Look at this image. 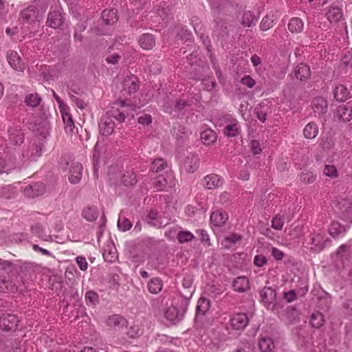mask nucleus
Wrapping results in <instances>:
<instances>
[{
	"instance_id": "obj_55",
	"label": "nucleus",
	"mask_w": 352,
	"mask_h": 352,
	"mask_svg": "<svg viewBox=\"0 0 352 352\" xmlns=\"http://www.w3.org/2000/svg\"><path fill=\"white\" fill-rule=\"evenodd\" d=\"M256 21L254 14L251 11L244 12L242 17V24L244 26L250 27Z\"/></svg>"
},
{
	"instance_id": "obj_10",
	"label": "nucleus",
	"mask_w": 352,
	"mask_h": 352,
	"mask_svg": "<svg viewBox=\"0 0 352 352\" xmlns=\"http://www.w3.org/2000/svg\"><path fill=\"white\" fill-rule=\"evenodd\" d=\"M6 58L10 66L15 71L23 72L25 65L19 54L13 50H9L6 54Z\"/></svg>"
},
{
	"instance_id": "obj_37",
	"label": "nucleus",
	"mask_w": 352,
	"mask_h": 352,
	"mask_svg": "<svg viewBox=\"0 0 352 352\" xmlns=\"http://www.w3.org/2000/svg\"><path fill=\"white\" fill-rule=\"evenodd\" d=\"M103 153L102 148L101 146L98 143L94 146V152H93V164L95 175L98 173V166L102 162V155Z\"/></svg>"
},
{
	"instance_id": "obj_13",
	"label": "nucleus",
	"mask_w": 352,
	"mask_h": 352,
	"mask_svg": "<svg viewBox=\"0 0 352 352\" xmlns=\"http://www.w3.org/2000/svg\"><path fill=\"white\" fill-rule=\"evenodd\" d=\"M126 320L120 315L114 314L109 316L106 320V324L115 331H120L126 327Z\"/></svg>"
},
{
	"instance_id": "obj_47",
	"label": "nucleus",
	"mask_w": 352,
	"mask_h": 352,
	"mask_svg": "<svg viewBox=\"0 0 352 352\" xmlns=\"http://www.w3.org/2000/svg\"><path fill=\"white\" fill-rule=\"evenodd\" d=\"M316 172L311 169L304 170L300 175V180L305 184H312L316 179Z\"/></svg>"
},
{
	"instance_id": "obj_64",
	"label": "nucleus",
	"mask_w": 352,
	"mask_h": 352,
	"mask_svg": "<svg viewBox=\"0 0 352 352\" xmlns=\"http://www.w3.org/2000/svg\"><path fill=\"white\" fill-rule=\"evenodd\" d=\"M254 348L250 343L242 344L236 350V352H253Z\"/></svg>"
},
{
	"instance_id": "obj_3",
	"label": "nucleus",
	"mask_w": 352,
	"mask_h": 352,
	"mask_svg": "<svg viewBox=\"0 0 352 352\" xmlns=\"http://www.w3.org/2000/svg\"><path fill=\"white\" fill-rule=\"evenodd\" d=\"M48 6L47 0H35L21 12V17L30 24L39 21L43 18Z\"/></svg>"
},
{
	"instance_id": "obj_35",
	"label": "nucleus",
	"mask_w": 352,
	"mask_h": 352,
	"mask_svg": "<svg viewBox=\"0 0 352 352\" xmlns=\"http://www.w3.org/2000/svg\"><path fill=\"white\" fill-rule=\"evenodd\" d=\"M242 236L236 233H231L226 236L221 242V245L226 249L232 248L238 241H241Z\"/></svg>"
},
{
	"instance_id": "obj_7",
	"label": "nucleus",
	"mask_w": 352,
	"mask_h": 352,
	"mask_svg": "<svg viewBox=\"0 0 352 352\" xmlns=\"http://www.w3.org/2000/svg\"><path fill=\"white\" fill-rule=\"evenodd\" d=\"M351 247H352V241H350L349 244L340 245L336 253L333 256L336 268H344L352 263V258L349 255Z\"/></svg>"
},
{
	"instance_id": "obj_41",
	"label": "nucleus",
	"mask_w": 352,
	"mask_h": 352,
	"mask_svg": "<svg viewBox=\"0 0 352 352\" xmlns=\"http://www.w3.org/2000/svg\"><path fill=\"white\" fill-rule=\"evenodd\" d=\"M102 19L106 25H113L118 20L117 11L114 10H104L102 14Z\"/></svg>"
},
{
	"instance_id": "obj_61",
	"label": "nucleus",
	"mask_w": 352,
	"mask_h": 352,
	"mask_svg": "<svg viewBox=\"0 0 352 352\" xmlns=\"http://www.w3.org/2000/svg\"><path fill=\"white\" fill-rule=\"evenodd\" d=\"M201 85H203L204 89L208 91H211L214 88L216 82L212 77H208L201 80Z\"/></svg>"
},
{
	"instance_id": "obj_6",
	"label": "nucleus",
	"mask_w": 352,
	"mask_h": 352,
	"mask_svg": "<svg viewBox=\"0 0 352 352\" xmlns=\"http://www.w3.org/2000/svg\"><path fill=\"white\" fill-rule=\"evenodd\" d=\"M333 210L336 216L345 222L352 223V199H341L335 203Z\"/></svg>"
},
{
	"instance_id": "obj_9",
	"label": "nucleus",
	"mask_w": 352,
	"mask_h": 352,
	"mask_svg": "<svg viewBox=\"0 0 352 352\" xmlns=\"http://www.w3.org/2000/svg\"><path fill=\"white\" fill-rule=\"evenodd\" d=\"M199 165L198 155L194 153H188L180 161V168L183 172L188 173H194Z\"/></svg>"
},
{
	"instance_id": "obj_14",
	"label": "nucleus",
	"mask_w": 352,
	"mask_h": 352,
	"mask_svg": "<svg viewBox=\"0 0 352 352\" xmlns=\"http://www.w3.org/2000/svg\"><path fill=\"white\" fill-rule=\"evenodd\" d=\"M32 233L45 241H57L56 236H52L47 233L45 229L41 223H35L31 228Z\"/></svg>"
},
{
	"instance_id": "obj_20",
	"label": "nucleus",
	"mask_w": 352,
	"mask_h": 352,
	"mask_svg": "<svg viewBox=\"0 0 352 352\" xmlns=\"http://www.w3.org/2000/svg\"><path fill=\"white\" fill-rule=\"evenodd\" d=\"M102 255L105 261L113 263L118 259V253L115 245L110 241L103 248Z\"/></svg>"
},
{
	"instance_id": "obj_60",
	"label": "nucleus",
	"mask_w": 352,
	"mask_h": 352,
	"mask_svg": "<svg viewBox=\"0 0 352 352\" xmlns=\"http://www.w3.org/2000/svg\"><path fill=\"white\" fill-rule=\"evenodd\" d=\"M14 286L10 280L0 279V293L13 292Z\"/></svg>"
},
{
	"instance_id": "obj_51",
	"label": "nucleus",
	"mask_w": 352,
	"mask_h": 352,
	"mask_svg": "<svg viewBox=\"0 0 352 352\" xmlns=\"http://www.w3.org/2000/svg\"><path fill=\"white\" fill-rule=\"evenodd\" d=\"M323 323L324 316L321 313L316 311L312 314L310 318V324L313 327L320 328L323 325Z\"/></svg>"
},
{
	"instance_id": "obj_4",
	"label": "nucleus",
	"mask_w": 352,
	"mask_h": 352,
	"mask_svg": "<svg viewBox=\"0 0 352 352\" xmlns=\"http://www.w3.org/2000/svg\"><path fill=\"white\" fill-rule=\"evenodd\" d=\"M330 240L325 236L324 232L312 231L305 239L304 244L307 248L315 252L322 251Z\"/></svg>"
},
{
	"instance_id": "obj_36",
	"label": "nucleus",
	"mask_w": 352,
	"mask_h": 352,
	"mask_svg": "<svg viewBox=\"0 0 352 352\" xmlns=\"http://www.w3.org/2000/svg\"><path fill=\"white\" fill-rule=\"evenodd\" d=\"M139 44L142 49L148 50L154 47L155 41L152 34H144L139 39Z\"/></svg>"
},
{
	"instance_id": "obj_24",
	"label": "nucleus",
	"mask_w": 352,
	"mask_h": 352,
	"mask_svg": "<svg viewBox=\"0 0 352 352\" xmlns=\"http://www.w3.org/2000/svg\"><path fill=\"white\" fill-rule=\"evenodd\" d=\"M200 138L204 144L209 146L215 142L217 140L216 133L210 128L204 126L202 128Z\"/></svg>"
},
{
	"instance_id": "obj_34",
	"label": "nucleus",
	"mask_w": 352,
	"mask_h": 352,
	"mask_svg": "<svg viewBox=\"0 0 352 352\" xmlns=\"http://www.w3.org/2000/svg\"><path fill=\"white\" fill-rule=\"evenodd\" d=\"M327 20L331 23L338 22L342 17L341 9L338 6L331 7L325 13Z\"/></svg>"
},
{
	"instance_id": "obj_50",
	"label": "nucleus",
	"mask_w": 352,
	"mask_h": 352,
	"mask_svg": "<svg viewBox=\"0 0 352 352\" xmlns=\"http://www.w3.org/2000/svg\"><path fill=\"white\" fill-rule=\"evenodd\" d=\"M147 287L151 293L157 294L162 289V282L158 278H152L148 283Z\"/></svg>"
},
{
	"instance_id": "obj_46",
	"label": "nucleus",
	"mask_w": 352,
	"mask_h": 352,
	"mask_svg": "<svg viewBox=\"0 0 352 352\" xmlns=\"http://www.w3.org/2000/svg\"><path fill=\"white\" fill-rule=\"evenodd\" d=\"M277 18L278 16L274 14H268L263 17L260 25L261 30L266 31L272 28L275 24Z\"/></svg>"
},
{
	"instance_id": "obj_58",
	"label": "nucleus",
	"mask_w": 352,
	"mask_h": 352,
	"mask_svg": "<svg viewBox=\"0 0 352 352\" xmlns=\"http://www.w3.org/2000/svg\"><path fill=\"white\" fill-rule=\"evenodd\" d=\"M285 223L283 215L277 214L272 220V227L277 230H281Z\"/></svg>"
},
{
	"instance_id": "obj_59",
	"label": "nucleus",
	"mask_w": 352,
	"mask_h": 352,
	"mask_svg": "<svg viewBox=\"0 0 352 352\" xmlns=\"http://www.w3.org/2000/svg\"><path fill=\"white\" fill-rule=\"evenodd\" d=\"M14 166H17V165L13 164V157L10 160V163H6L3 159L0 158V174L9 172Z\"/></svg>"
},
{
	"instance_id": "obj_18",
	"label": "nucleus",
	"mask_w": 352,
	"mask_h": 352,
	"mask_svg": "<svg viewBox=\"0 0 352 352\" xmlns=\"http://www.w3.org/2000/svg\"><path fill=\"white\" fill-rule=\"evenodd\" d=\"M10 144L16 147L21 146L23 142L24 134L19 127H12L8 131Z\"/></svg>"
},
{
	"instance_id": "obj_16",
	"label": "nucleus",
	"mask_w": 352,
	"mask_h": 352,
	"mask_svg": "<svg viewBox=\"0 0 352 352\" xmlns=\"http://www.w3.org/2000/svg\"><path fill=\"white\" fill-rule=\"evenodd\" d=\"M223 179L218 175L210 174L204 177L202 185L207 189H215L222 186Z\"/></svg>"
},
{
	"instance_id": "obj_48",
	"label": "nucleus",
	"mask_w": 352,
	"mask_h": 352,
	"mask_svg": "<svg viewBox=\"0 0 352 352\" xmlns=\"http://www.w3.org/2000/svg\"><path fill=\"white\" fill-rule=\"evenodd\" d=\"M136 175L131 170H127L122 176L121 183L125 186H131L136 183Z\"/></svg>"
},
{
	"instance_id": "obj_38",
	"label": "nucleus",
	"mask_w": 352,
	"mask_h": 352,
	"mask_svg": "<svg viewBox=\"0 0 352 352\" xmlns=\"http://www.w3.org/2000/svg\"><path fill=\"white\" fill-rule=\"evenodd\" d=\"M99 212L96 206H86L82 212V216L89 221H95L98 217Z\"/></svg>"
},
{
	"instance_id": "obj_25",
	"label": "nucleus",
	"mask_w": 352,
	"mask_h": 352,
	"mask_svg": "<svg viewBox=\"0 0 352 352\" xmlns=\"http://www.w3.org/2000/svg\"><path fill=\"white\" fill-rule=\"evenodd\" d=\"M314 111L318 114L325 113L327 111V101L323 97H316L311 102Z\"/></svg>"
},
{
	"instance_id": "obj_29",
	"label": "nucleus",
	"mask_w": 352,
	"mask_h": 352,
	"mask_svg": "<svg viewBox=\"0 0 352 352\" xmlns=\"http://www.w3.org/2000/svg\"><path fill=\"white\" fill-rule=\"evenodd\" d=\"M184 96L182 95V98H180L179 100H177L175 105L174 109H173L171 107H170L168 104L164 105V109L166 112L168 113H172L173 111H180L182 110L185 107L190 106L191 104V101L187 100L186 98H184Z\"/></svg>"
},
{
	"instance_id": "obj_2",
	"label": "nucleus",
	"mask_w": 352,
	"mask_h": 352,
	"mask_svg": "<svg viewBox=\"0 0 352 352\" xmlns=\"http://www.w3.org/2000/svg\"><path fill=\"white\" fill-rule=\"evenodd\" d=\"M14 150L13 164H16L17 166H23L30 162L35 161L41 155L43 144L40 142H29L22 146L15 147Z\"/></svg>"
},
{
	"instance_id": "obj_19",
	"label": "nucleus",
	"mask_w": 352,
	"mask_h": 352,
	"mask_svg": "<svg viewBox=\"0 0 352 352\" xmlns=\"http://www.w3.org/2000/svg\"><path fill=\"white\" fill-rule=\"evenodd\" d=\"M164 317L169 324H175L183 319L184 312L179 311L176 307L171 306L165 311Z\"/></svg>"
},
{
	"instance_id": "obj_12",
	"label": "nucleus",
	"mask_w": 352,
	"mask_h": 352,
	"mask_svg": "<svg viewBox=\"0 0 352 352\" xmlns=\"http://www.w3.org/2000/svg\"><path fill=\"white\" fill-rule=\"evenodd\" d=\"M63 23V16L60 8H56L49 12L46 22L48 26L56 29L60 27Z\"/></svg>"
},
{
	"instance_id": "obj_52",
	"label": "nucleus",
	"mask_w": 352,
	"mask_h": 352,
	"mask_svg": "<svg viewBox=\"0 0 352 352\" xmlns=\"http://www.w3.org/2000/svg\"><path fill=\"white\" fill-rule=\"evenodd\" d=\"M132 227V223L125 218L121 212L118 220V228L120 230L126 232Z\"/></svg>"
},
{
	"instance_id": "obj_43",
	"label": "nucleus",
	"mask_w": 352,
	"mask_h": 352,
	"mask_svg": "<svg viewBox=\"0 0 352 352\" xmlns=\"http://www.w3.org/2000/svg\"><path fill=\"white\" fill-rule=\"evenodd\" d=\"M258 346L262 352H271L274 348V343L271 338L263 336L260 339Z\"/></svg>"
},
{
	"instance_id": "obj_32",
	"label": "nucleus",
	"mask_w": 352,
	"mask_h": 352,
	"mask_svg": "<svg viewBox=\"0 0 352 352\" xmlns=\"http://www.w3.org/2000/svg\"><path fill=\"white\" fill-rule=\"evenodd\" d=\"M295 77L300 80H304L310 76V69L309 66L303 63L298 65L294 70Z\"/></svg>"
},
{
	"instance_id": "obj_11",
	"label": "nucleus",
	"mask_w": 352,
	"mask_h": 352,
	"mask_svg": "<svg viewBox=\"0 0 352 352\" xmlns=\"http://www.w3.org/2000/svg\"><path fill=\"white\" fill-rule=\"evenodd\" d=\"M248 322V316L244 313L235 314L230 319V326L232 329L235 330L243 329Z\"/></svg>"
},
{
	"instance_id": "obj_1",
	"label": "nucleus",
	"mask_w": 352,
	"mask_h": 352,
	"mask_svg": "<svg viewBox=\"0 0 352 352\" xmlns=\"http://www.w3.org/2000/svg\"><path fill=\"white\" fill-rule=\"evenodd\" d=\"M0 328L3 331L14 333L17 338L14 339V344L12 348L16 352H21L24 346L23 338L25 332L23 325L20 322L19 318L12 314H3L0 318Z\"/></svg>"
},
{
	"instance_id": "obj_56",
	"label": "nucleus",
	"mask_w": 352,
	"mask_h": 352,
	"mask_svg": "<svg viewBox=\"0 0 352 352\" xmlns=\"http://www.w3.org/2000/svg\"><path fill=\"white\" fill-rule=\"evenodd\" d=\"M323 173L330 178H336L338 177V171L336 167L332 164H325Z\"/></svg>"
},
{
	"instance_id": "obj_21",
	"label": "nucleus",
	"mask_w": 352,
	"mask_h": 352,
	"mask_svg": "<svg viewBox=\"0 0 352 352\" xmlns=\"http://www.w3.org/2000/svg\"><path fill=\"white\" fill-rule=\"evenodd\" d=\"M228 219V214L226 211L217 210L210 215V223L212 226L221 227Z\"/></svg>"
},
{
	"instance_id": "obj_39",
	"label": "nucleus",
	"mask_w": 352,
	"mask_h": 352,
	"mask_svg": "<svg viewBox=\"0 0 352 352\" xmlns=\"http://www.w3.org/2000/svg\"><path fill=\"white\" fill-rule=\"evenodd\" d=\"M233 287L235 291L244 292L249 288V280L245 276H239L234 280Z\"/></svg>"
},
{
	"instance_id": "obj_54",
	"label": "nucleus",
	"mask_w": 352,
	"mask_h": 352,
	"mask_svg": "<svg viewBox=\"0 0 352 352\" xmlns=\"http://www.w3.org/2000/svg\"><path fill=\"white\" fill-rule=\"evenodd\" d=\"M85 301L87 305H95L99 301L98 294L92 291H88L85 294Z\"/></svg>"
},
{
	"instance_id": "obj_28",
	"label": "nucleus",
	"mask_w": 352,
	"mask_h": 352,
	"mask_svg": "<svg viewBox=\"0 0 352 352\" xmlns=\"http://www.w3.org/2000/svg\"><path fill=\"white\" fill-rule=\"evenodd\" d=\"M351 94V90L343 85L336 86L333 90V96L336 100L344 101L346 100Z\"/></svg>"
},
{
	"instance_id": "obj_15",
	"label": "nucleus",
	"mask_w": 352,
	"mask_h": 352,
	"mask_svg": "<svg viewBox=\"0 0 352 352\" xmlns=\"http://www.w3.org/2000/svg\"><path fill=\"white\" fill-rule=\"evenodd\" d=\"M82 166L80 163L74 162L69 165L68 179L72 184H77L82 177Z\"/></svg>"
},
{
	"instance_id": "obj_5",
	"label": "nucleus",
	"mask_w": 352,
	"mask_h": 352,
	"mask_svg": "<svg viewBox=\"0 0 352 352\" xmlns=\"http://www.w3.org/2000/svg\"><path fill=\"white\" fill-rule=\"evenodd\" d=\"M219 121L220 124L224 126L223 133L226 136L234 138L241 133L240 124L232 115L226 113L220 118Z\"/></svg>"
},
{
	"instance_id": "obj_22",
	"label": "nucleus",
	"mask_w": 352,
	"mask_h": 352,
	"mask_svg": "<svg viewBox=\"0 0 352 352\" xmlns=\"http://www.w3.org/2000/svg\"><path fill=\"white\" fill-rule=\"evenodd\" d=\"M45 186L42 182H36L27 186L24 189V194L28 197H34L43 195Z\"/></svg>"
},
{
	"instance_id": "obj_49",
	"label": "nucleus",
	"mask_w": 352,
	"mask_h": 352,
	"mask_svg": "<svg viewBox=\"0 0 352 352\" xmlns=\"http://www.w3.org/2000/svg\"><path fill=\"white\" fill-rule=\"evenodd\" d=\"M24 102L27 106L36 107L40 104L41 98L36 93L28 94L26 95Z\"/></svg>"
},
{
	"instance_id": "obj_26",
	"label": "nucleus",
	"mask_w": 352,
	"mask_h": 352,
	"mask_svg": "<svg viewBox=\"0 0 352 352\" xmlns=\"http://www.w3.org/2000/svg\"><path fill=\"white\" fill-rule=\"evenodd\" d=\"M261 298L262 301L270 306L276 299V291L270 287H265L261 291Z\"/></svg>"
},
{
	"instance_id": "obj_23",
	"label": "nucleus",
	"mask_w": 352,
	"mask_h": 352,
	"mask_svg": "<svg viewBox=\"0 0 352 352\" xmlns=\"http://www.w3.org/2000/svg\"><path fill=\"white\" fill-rule=\"evenodd\" d=\"M337 117L342 122H349L352 118V105L350 104L340 105L337 109Z\"/></svg>"
},
{
	"instance_id": "obj_17",
	"label": "nucleus",
	"mask_w": 352,
	"mask_h": 352,
	"mask_svg": "<svg viewBox=\"0 0 352 352\" xmlns=\"http://www.w3.org/2000/svg\"><path fill=\"white\" fill-rule=\"evenodd\" d=\"M349 226H342L339 222L333 221L329 226L328 232L333 239H339L344 236Z\"/></svg>"
},
{
	"instance_id": "obj_44",
	"label": "nucleus",
	"mask_w": 352,
	"mask_h": 352,
	"mask_svg": "<svg viewBox=\"0 0 352 352\" xmlns=\"http://www.w3.org/2000/svg\"><path fill=\"white\" fill-rule=\"evenodd\" d=\"M147 217L148 219V223L155 227L160 228L166 226L168 223V221L164 222L161 219H159L158 213L155 210H150Z\"/></svg>"
},
{
	"instance_id": "obj_45",
	"label": "nucleus",
	"mask_w": 352,
	"mask_h": 352,
	"mask_svg": "<svg viewBox=\"0 0 352 352\" xmlns=\"http://www.w3.org/2000/svg\"><path fill=\"white\" fill-rule=\"evenodd\" d=\"M210 308V301L206 298H200L196 307L197 316H204Z\"/></svg>"
},
{
	"instance_id": "obj_42",
	"label": "nucleus",
	"mask_w": 352,
	"mask_h": 352,
	"mask_svg": "<svg viewBox=\"0 0 352 352\" xmlns=\"http://www.w3.org/2000/svg\"><path fill=\"white\" fill-rule=\"evenodd\" d=\"M120 103L121 104V109H115L114 107L113 109L110 111L109 115L111 117L113 118L116 120H118L119 122H122L124 121L126 118V114H125V102L124 101H120Z\"/></svg>"
},
{
	"instance_id": "obj_8",
	"label": "nucleus",
	"mask_w": 352,
	"mask_h": 352,
	"mask_svg": "<svg viewBox=\"0 0 352 352\" xmlns=\"http://www.w3.org/2000/svg\"><path fill=\"white\" fill-rule=\"evenodd\" d=\"M176 181L173 173L170 170L164 175H161L155 179L154 188L157 191L165 190L175 186Z\"/></svg>"
},
{
	"instance_id": "obj_53",
	"label": "nucleus",
	"mask_w": 352,
	"mask_h": 352,
	"mask_svg": "<svg viewBox=\"0 0 352 352\" xmlns=\"http://www.w3.org/2000/svg\"><path fill=\"white\" fill-rule=\"evenodd\" d=\"M195 238L194 234L188 230L179 231L177 239L180 243H184L192 241Z\"/></svg>"
},
{
	"instance_id": "obj_30",
	"label": "nucleus",
	"mask_w": 352,
	"mask_h": 352,
	"mask_svg": "<svg viewBox=\"0 0 352 352\" xmlns=\"http://www.w3.org/2000/svg\"><path fill=\"white\" fill-rule=\"evenodd\" d=\"M65 111H60L63 121L65 124V129L67 133H73L75 129L74 120L72 119L71 113L69 112V109H64Z\"/></svg>"
},
{
	"instance_id": "obj_27",
	"label": "nucleus",
	"mask_w": 352,
	"mask_h": 352,
	"mask_svg": "<svg viewBox=\"0 0 352 352\" xmlns=\"http://www.w3.org/2000/svg\"><path fill=\"white\" fill-rule=\"evenodd\" d=\"M115 124L109 118H102L99 124L100 134L109 135L114 130Z\"/></svg>"
},
{
	"instance_id": "obj_40",
	"label": "nucleus",
	"mask_w": 352,
	"mask_h": 352,
	"mask_svg": "<svg viewBox=\"0 0 352 352\" xmlns=\"http://www.w3.org/2000/svg\"><path fill=\"white\" fill-rule=\"evenodd\" d=\"M304 28V23L298 17H294L289 20L288 29L292 33H300Z\"/></svg>"
},
{
	"instance_id": "obj_31",
	"label": "nucleus",
	"mask_w": 352,
	"mask_h": 352,
	"mask_svg": "<svg viewBox=\"0 0 352 352\" xmlns=\"http://www.w3.org/2000/svg\"><path fill=\"white\" fill-rule=\"evenodd\" d=\"M139 85L138 84V79L134 76H130L126 78L123 82V89L129 94L135 93L138 91Z\"/></svg>"
},
{
	"instance_id": "obj_57",
	"label": "nucleus",
	"mask_w": 352,
	"mask_h": 352,
	"mask_svg": "<svg viewBox=\"0 0 352 352\" xmlns=\"http://www.w3.org/2000/svg\"><path fill=\"white\" fill-rule=\"evenodd\" d=\"M166 166V162L164 159L159 158L155 160L152 164L151 169L153 172L159 173Z\"/></svg>"
},
{
	"instance_id": "obj_33",
	"label": "nucleus",
	"mask_w": 352,
	"mask_h": 352,
	"mask_svg": "<svg viewBox=\"0 0 352 352\" xmlns=\"http://www.w3.org/2000/svg\"><path fill=\"white\" fill-rule=\"evenodd\" d=\"M318 134V126L316 122H311L307 124L303 129V135L306 139L311 140Z\"/></svg>"
},
{
	"instance_id": "obj_63",
	"label": "nucleus",
	"mask_w": 352,
	"mask_h": 352,
	"mask_svg": "<svg viewBox=\"0 0 352 352\" xmlns=\"http://www.w3.org/2000/svg\"><path fill=\"white\" fill-rule=\"evenodd\" d=\"M267 262V258L263 254H257L254 258V264L257 267H263Z\"/></svg>"
},
{
	"instance_id": "obj_62",
	"label": "nucleus",
	"mask_w": 352,
	"mask_h": 352,
	"mask_svg": "<svg viewBox=\"0 0 352 352\" xmlns=\"http://www.w3.org/2000/svg\"><path fill=\"white\" fill-rule=\"evenodd\" d=\"M197 234L200 236V240L202 243H204L207 246H210V236L207 231L205 230H197Z\"/></svg>"
}]
</instances>
